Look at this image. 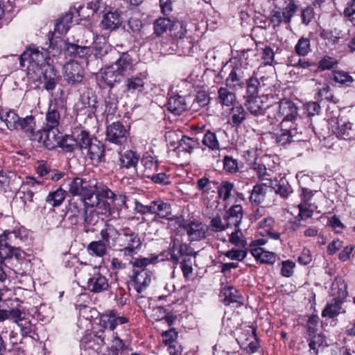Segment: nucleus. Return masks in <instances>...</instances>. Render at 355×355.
<instances>
[{
    "instance_id": "30",
    "label": "nucleus",
    "mask_w": 355,
    "mask_h": 355,
    "mask_svg": "<svg viewBox=\"0 0 355 355\" xmlns=\"http://www.w3.org/2000/svg\"><path fill=\"white\" fill-rule=\"evenodd\" d=\"M269 192H272V187L266 184H258L254 186L250 196V200L256 204L262 203Z\"/></svg>"
},
{
    "instance_id": "62",
    "label": "nucleus",
    "mask_w": 355,
    "mask_h": 355,
    "mask_svg": "<svg viewBox=\"0 0 355 355\" xmlns=\"http://www.w3.org/2000/svg\"><path fill=\"white\" fill-rule=\"evenodd\" d=\"M231 260L243 261L247 256V251L242 249H232L224 253Z\"/></svg>"
},
{
    "instance_id": "45",
    "label": "nucleus",
    "mask_w": 355,
    "mask_h": 355,
    "mask_svg": "<svg viewBox=\"0 0 355 355\" xmlns=\"http://www.w3.org/2000/svg\"><path fill=\"white\" fill-rule=\"evenodd\" d=\"M174 23L169 18L160 17L154 22V33L160 36L168 30L172 31Z\"/></svg>"
},
{
    "instance_id": "16",
    "label": "nucleus",
    "mask_w": 355,
    "mask_h": 355,
    "mask_svg": "<svg viewBox=\"0 0 355 355\" xmlns=\"http://www.w3.org/2000/svg\"><path fill=\"white\" fill-rule=\"evenodd\" d=\"M152 279V272L145 268L135 271L132 277L131 286L141 293L149 286Z\"/></svg>"
},
{
    "instance_id": "44",
    "label": "nucleus",
    "mask_w": 355,
    "mask_h": 355,
    "mask_svg": "<svg viewBox=\"0 0 355 355\" xmlns=\"http://www.w3.org/2000/svg\"><path fill=\"white\" fill-rule=\"evenodd\" d=\"M72 19L73 14L71 12H67L64 16L60 17L55 25V33L60 35L65 34L69 29Z\"/></svg>"
},
{
    "instance_id": "42",
    "label": "nucleus",
    "mask_w": 355,
    "mask_h": 355,
    "mask_svg": "<svg viewBox=\"0 0 355 355\" xmlns=\"http://www.w3.org/2000/svg\"><path fill=\"white\" fill-rule=\"evenodd\" d=\"M98 215V212L95 209H85L84 213V227L85 232L88 233L89 231L93 232V230H91V227H94L98 223L99 220Z\"/></svg>"
},
{
    "instance_id": "20",
    "label": "nucleus",
    "mask_w": 355,
    "mask_h": 355,
    "mask_svg": "<svg viewBox=\"0 0 355 355\" xmlns=\"http://www.w3.org/2000/svg\"><path fill=\"white\" fill-rule=\"evenodd\" d=\"M40 71L42 73V83H43V87L47 91L53 90L58 81V76L55 68L52 65L47 64Z\"/></svg>"
},
{
    "instance_id": "9",
    "label": "nucleus",
    "mask_w": 355,
    "mask_h": 355,
    "mask_svg": "<svg viewBox=\"0 0 355 355\" xmlns=\"http://www.w3.org/2000/svg\"><path fill=\"white\" fill-rule=\"evenodd\" d=\"M86 269L89 272H93V273H89L91 277L87 282L86 288L88 291L94 293H99L108 289V279L105 275L100 273L96 268L87 266Z\"/></svg>"
},
{
    "instance_id": "47",
    "label": "nucleus",
    "mask_w": 355,
    "mask_h": 355,
    "mask_svg": "<svg viewBox=\"0 0 355 355\" xmlns=\"http://www.w3.org/2000/svg\"><path fill=\"white\" fill-rule=\"evenodd\" d=\"M342 304V302L332 299L322 311V316L328 317L329 318L337 316L341 312Z\"/></svg>"
},
{
    "instance_id": "34",
    "label": "nucleus",
    "mask_w": 355,
    "mask_h": 355,
    "mask_svg": "<svg viewBox=\"0 0 355 355\" xmlns=\"http://www.w3.org/2000/svg\"><path fill=\"white\" fill-rule=\"evenodd\" d=\"M66 52L68 55L78 58H87L92 53L91 46H79L76 44H67Z\"/></svg>"
},
{
    "instance_id": "54",
    "label": "nucleus",
    "mask_w": 355,
    "mask_h": 355,
    "mask_svg": "<svg viewBox=\"0 0 355 355\" xmlns=\"http://www.w3.org/2000/svg\"><path fill=\"white\" fill-rule=\"evenodd\" d=\"M144 167V176L146 173H154L158 171V161L150 155L144 156L141 160Z\"/></svg>"
},
{
    "instance_id": "59",
    "label": "nucleus",
    "mask_w": 355,
    "mask_h": 355,
    "mask_svg": "<svg viewBox=\"0 0 355 355\" xmlns=\"http://www.w3.org/2000/svg\"><path fill=\"white\" fill-rule=\"evenodd\" d=\"M146 178L150 179L153 182L159 184L166 185L170 183L169 177L165 173H148Z\"/></svg>"
},
{
    "instance_id": "24",
    "label": "nucleus",
    "mask_w": 355,
    "mask_h": 355,
    "mask_svg": "<svg viewBox=\"0 0 355 355\" xmlns=\"http://www.w3.org/2000/svg\"><path fill=\"white\" fill-rule=\"evenodd\" d=\"M220 297L225 305H229L231 303L243 304V298L234 286L224 287L220 291Z\"/></svg>"
},
{
    "instance_id": "5",
    "label": "nucleus",
    "mask_w": 355,
    "mask_h": 355,
    "mask_svg": "<svg viewBox=\"0 0 355 355\" xmlns=\"http://www.w3.org/2000/svg\"><path fill=\"white\" fill-rule=\"evenodd\" d=\"M168 250L169 259L175 264L180 262V257L191 258V257H196L197 255V252L193 250L189 244L182 243L178 238L171 239Z\"/></svg>"
},
{
    "instance_id": "11",
    "label": "nucleus",
    "mask_w": 355,
    "mask_h": 355,
    "mask_svg": "<svg viewBox=\"0 0 355 355\" xmlns=\"http://www.w3.org/2000/svg\"><path fill=\"white\" fill-rule=\"evenodd\" d=\"M121 231L110 223H105L100 231L101 239L112 249L118 245Z\"/></svg>"
},
{
    "instance_id": "40",
    "label": "nucleus",
    "mask_w": 355,
    "mask_h": 355,
    "mask_svg": "<svg viewBox=\"0 0 355 355\" xmlns=\"http://www.w3.org/2000/svg\"><path fill=\"white\" fill-rule=\"evenodd\" d=\"M67 191L59 187L50 192L46 198V202L53 207H59L66 198Z\"/></svg>"
},
{
    "instance_id": "60",
    "label": "nucleus",
    "mask_w": 355,
    "mask_h": 355,
    "mask_svg": "<svg viewBox=\"0 0 355 355\" xmlns=\"http://www.w3.org/2000/svg\"><path fill=\"white\" fill-rule=\"evenodd\" d=\"M247 95L246 97H256L258 96L259 81L256 78H250L247 80Z\"/></svg>"
},
{
    "instance_id": "38",
    "label": "nucleus",
    "mask_w": 355,
    "mask_h": 355,
    "mask_svg": "<svg viewBox=\"0 0 355 355\" xmlns=\"http://www.w3.org/2000/svg\"><path fill=\"white\" fill-rule=\"evenodd\" d=\"M58 147H60L67 153L73 152L76 148H79V134L76 139L69 135H65L63 137L60 135Z\"/></svg>"
},
{
    "instance_id": "8",
    "label": "nucleus",
    "mask_w": 355,
    "mask_h": 355,
    "mask_svg": "<svg viewBox=\"0 0 355 355\" xmlns=\"http://www.w3.org/2000/svg\"><path fill=\"white\" fill-rule=\"evenodd\" d=\"M64 107L62 105H60L57 102H51L49 105L45 114L43 128L47 130L58 129L64 121Z\"/></svg>"
},
{
    "instance_id": "31",
    "label": "nucleus",
    "mask_w": 355,
    "mask_h": 355,
    "mask_svg": "<svg viewBox=\"0 0 355 355\" xmlns=\"http://www.w3.org/2000/svg\"><path fill=\"white\" fill-rule=\"evenodd\" d=\"M184 230L191 241H200L205 237V230L200 223L190 222L184 225Z\"/></svg>"
},
{
    "instance_id": "55",
    "label": "nucleus",
    "mask_w": 355,
    "mask_h": 355,
    "mask_svg": "<svg viewBox=\"0 0 355 355\" xmlns=\"http://www.w3.org/2000/svg\"><path fill=\"white\" fill-rule=\"evenodd\" d=\"M198 145L199 143L197 139L183 136L179 142L178 148L190 153L195 148L198 147Z\"/></svg>"
},
{
    "instance_id": "17",
    "label": "nucleus",
    "mask_w": 355,
    "mask_h": 355,
    "mask_svg": "<svg viewBox=\"0 0 355 355\" xmlns=\"http://www.w3.org/2000/svg\"><path fill=\"white\" fill-rule=\"evenodd\" d=\"M20 128L26 135L33 141H34V140H40L42 138V135L39 130L35 131V121L32 115L21 119L17 124V128Z\"/></svg>"
},
{
    "instance_id": "25",
    "label": "nucleus",
    "mask_w": 355,
    "mask_h": 355,
    "mask_svg": "<svg viewBox=\"0 0 355 355\" xmlns=\"http://www.w3.org/2000/svg\"><path fill=\"white\" fill-rule=\"evenodd\" d=\"M99 190L96 187V184H94L83 197L81 200L84 203L86 209H94L99 206L100 200Z\"/></svg>"
},
{
    "instance_id": "2",
    "label": "nucleus",
    "mask_w": 355,
    "mask_h": 355,
    "mask_svg": "<svg viewBox=\"0 0 355 355\" xmlns=\"http://www.w3.org/2000/svg\"><path fill=\"white\" fill-rule=\"evenodd\" d=\"M50 59L49 52L42 48L31 47L26 49L19 58L20 65L34 73L39 72L44 68Z\"/></svg>"
},
{
    "instance_id": "46",
    "label": "nucleus",
    "mask_w": 355,
    "mask_h": 355,
    "mask_svg": "<svg viewBox=\"0 0 355 355\" xmlns=\"http://www.w3.org/2000/svg\"><path fill=\"white\" fill-rule=\"evenodd\" d=\"M272 185V191H274L279 194L282 198H286L291 193H292V189L286 180L281 179L279 181H275V184Z\"/></svg>"
},
{
    "instance_id": "28",
    "label": "nucleus",
    "mask_w": 355,
    "mask_h": 355,
    "mask_svg": "<svg viewBox=\"0 0 355 355\" xmlns=\"http://www.w3.org/2000/svg\"><path fill=\"white\" fill-rule=\"evenodd\" d=\"M250 252L253 257L261 263L272 265L276 261V254L266 251L261 247L252 248Z\"/></svg>"
},
{
    "instance_id": "32",
    "label": "nucleus",
    "mask_w": 355,
    "mask_h": 355,
    "mask_svg": "<svg viewBox=\"0 0 355 355\" xmlns=\"http://www.w3.org/2000/svg\"><path fill=\"white\" fill-rule=\"evenodd\" d=\"M123 76L114 69L111 65L106 67L101 74L103 82L110 88H112L116 83H120Z\"/></svg>"
},
{
    "instance_id": "35",
    "label": "nucleus",
    "mask_w": 355,
    "mask_h": 355,
    "mask_svg": "<svg viewBox=\"0 0 355 355\" xmlns=\"http://www.w3.org/2000/svg\"><path fill=\"white\" fill-rule=\"evenodd\" d=\"M338 60L330 55H323L319 61L316 62L317 71L322 72L324 71H333L338 67Z\"/></svg>"
},
{
    "instance_id": "36",
    "label": "nucleus",
    "mask_w": 355,
    "mask_h": 355,
    "mask_svg": "<svg viewBox=\"0 0 355 355\" xmlns=\"http://www.w3.org/2000/svg\"><path fill=\"white\" fill-rule=\"evenodd\" d=\"M109 247L101 239L92 241L87 246V251L92 256L103 257L107 253Z\"/></svg>"
},
{
    "instance_id": "26",
    "label": "nucleus",
    "mask_w": 355,
    "mask_h": 355,
    "mask_svg": "<svg viewBox=\"0 0 355 355\" xmlns=\"http://www.w3.org/2000/svg\"><path fill=\"white\" fill-rule=\"evenodd\" d=\"M167 109L175 115H180L187 108V103L184 97L180 95L171 96L166 105Z\"/></svg>"
},
{
    "instance_id": "51",
    "label": "nucleus",
    "mask_w": 355,
    "mask_h": 355,
    "mask_svg": "<svg viewBox=\"0 0 355 355\" xmlns=\"http://www.w3.org/2000/svg\"><path fill=\"white\" fill-rule=\"evenodd\" d=\"M229 241L232 244L239 248H245L248 245L243 233L239 227L236 228L235 231L230 234Z\"/></svg>"
},
{
    "instance_id": "21",
    "label": "nucleus",
    "mask_w": 355,
    "mask_h": 355,
    "mask_svg": "<svg viewBox=\"0 0 355 355\" xmlns=\"http://www.w3.org/2000/svg\"><path fill=\"white\" fill-rule=\"evenodd\" d=\"M40 182L35 180V178L28 177L26 182L21 186L19 194L20 195V198L24 202V206H27L28 203L33 202L34 191L32 188L40 185Z\"/></svg>"
},
{
    "instance_id": "63",
    "label": "nucleus",
    "mask_w": 355,
    "mask_h": 355,
    "mask_svg": "<svg viewBox=\"0 0 355 355\" xmlns=\"http://www.w3.org/2000/svg\"><path fill=\"white\" fill-rule=\"evenodd\" d=\"M180 264V268L182 271L184 277L188 279L190 275L193 273V261L191 258H183L182 260L179 262Z\"/></svg>"
},
{
    "instance_id": "41",
    "label": "nucleus",
    "mask_w": 355,
    "mask_h": 355,
    "mask_svg": "<svg viewBox=\"0 0 355 355\" xmlns=\"http://www.w3.org/2000/svg\"><path fill=\"white\" fill-rule=\"evenodd\" d=\"M230 89L227 86L221 87L218 89V102L227 107L232 105L236 101L234 93L230 92Z\"/></svg>"
},
{
    "instance_id": "52",
    "label": "nucleus",
    "mask_w": 355,
    "mask_h": 355,
    "mask_svg": "<svg viewBox=\"0 0 355 355\" xmlns=\"http://www.w3.org/2000/svg\"><path fill=\"white\" fill-rule=\"evenodd\" d=\"M103 42L95 40L94 42V46H91L92 52L95 51V56L98 58L104 57L108 53L109 51H112L110 45L107 43L104 39Z\"/></svg>"
},
{
    "instance_id": "39",
    "label": "nucleus",
    "mask_w": 355,
    "mask_h": 355,
    "mask_svg": "<svg viewBox=\"0 0 355 355\" xmlns=\"http://www.w3.org/2000/svg\"><path fill=\"white\" fill-rule=\"evenodd\" d=\"M330 78L340 86L349 87L354 81L352 76L343 70H333Z\"/></svg>"
},
{
    "instance_id": "6",
    "label": "nucleus",
    "mask_w": 355,
    "mask_h": 355,
    "mask_svg": "<svg viewBox=\"0 0 355 355\" xmlns=\"http://www.w3.org/2000/svg\"><path fill=\"white\" fill-rule=\"evenodd\" d=\"M275 118L281 120V122H286L287 125L297 123L299 118L297 107L293 101L283 99L278 103Z\"/></svg>"
},
{
    "instance_id": "29",
    "label": "nucleus",
    "mask_w": 355,
    "mask_h": 355,
    "mask_svg": "<svg viewBox=\"0 0 355 355\" xmlns=\"http://www.w3.org/2000/svg\"><path fill=\"white\" fill-rule=\"evenodd\" d=\"M119 166L121 168H135L139 161V155L135 151L129 150L119 153Z\"/></svg>"
},
{
    "instance_id": "19",
    "label": "nucleus",
    "mask_w": 355,
    "mask_h": 355,
    "mask_svg": "<svg viewBox=\"0 0 355 355\" xmlns=\"http://www.w3.org/2000/svg\"><path fill=\"white\" fill-rule=\"evenodd\" d=\"M69 192L72 196L83 197L84 194L93 187L89 181L81 178L69 179Z\"/></svg>"
},
{
    "instance_id": "33",
    "label": "nucleus",
    "mask_w": 355,
    "mask_h": 355,
    "mask_svg": "<svg viewBox=\"0 0 355 355\" xmlns=\"http://www.w3.org/2000/svg\"><path fill=\"white\" fill-rule=\"evenodd\" d=\"M18 240L17 232H4L0 235V254H5L10 248H15L12 245L16 244Z\"/></svg>"
},
{
    "instance_id": "1",
    "label": "nucleus",
    "mask_w": 355,
    "mask_h": 355,
    "mask_svg": "<svg viewBox=\"0 0 355 355\" xmlns=\"http://www.w3.org/2000/svg\"><path fill=\"white\" fill-rule=\"evenodd\" d=\"M79 148L83 155L89 157L93 164H98L104 159V144L85 130H81L79 133Z\"/></svg>"
},
{
    "instance_id": "7",
    "label": "nucleus",
    "mask_w": 355,
    "mask_h": 355,
    "mask_svg": "<svg viewBox=\"0 0 355 355\" xmlns=\"http://www.w3.org/2000/svg\"><path fill=\"white\" fill-rule=\"evenodd\" d=\"M280 130L275 135L276 143L280 146L301 140L302 130L297 127V123L287 125L286 122H281Z\"/></svg>"
},
{
    "instance_id": "27",
    "label": "nucleus",
    "mask_w": 355,
    "mask_h": 355,
    "mask_svg": "<svg viewBox=\"0 0 355 355\" xmlns=\"http://www.w3.org/2000/svg\"><path fill=\"white\" fill-rule=\"evenodd\" d=\"M152 214H155V218H171V207L168 203L162 200H154L152 201Z\"/></svg>"
},
{
    "instance_id": "56",
    "label": "nucleus",
    "mask_w": 355,
    "mask_h": 355,
    "mask_svg": "<svg viewBox=\"0 0 355 355\" xmlns=\"http://www.w3.org/2000/svg\"><path fill=\"white\" fill-rule=\"evenodd\" d=\"M202 143L211 150H218L220 148V144L216 134L211 131H207L205 134Z\"/></svg>"
},
{
    "instance_id": "14",
    "label": "nucleus",
    "mask_w": 355,
    "mask_h": 355,
    "mask_svg": "<svg viewBox=\"0 0 355 355\" xmlns=\"http://www.w3.org/2000/svg\"><path fill=\"white\" fill-rule=\"evenodd\" d=\"M39 132L42 135V138L40 140H34V141L42 144L48 150H53L58 146L61 135L58 129L47 130L42 128V129L39 130Z\"/></svg>"
},
{
    "instance_id": "10",
    "label": "nucleus",
    "mask_w": 355,
    "mask_h": 355,
    "mask_svg": "<svg viewBox=\"0 0 355 355\" xmlns=\"http://www.w3.org/2000/svg\"><path fill=\"white\" fill-rule=\"evenodd\" d=\"M128 131L120 122H113L107 127L106 139L110 142L122 145L127 141Z\"/></svg>"
},
{
    "instance_id": "13",
    "label": "nucleus",
    "mask_w": 355,
    "mask_h": 355,
    "mask_svg": "<svg viewBox=\"0 0 355 355\" xmlns=\"http://www.w3.org/2000/svg\"><path fill=\"white\" fill-rule=\"evenodd\" d=\"M147 78L148 74L146 72L139 73L128 78L125 81V89L124 92L130 94L141 93L145 89Z\"/></svg>"
},
{
    "instance_id": "3",
    "label": "nucleus",
    "mask_w": 355,
    "mask_h": 355,
    "mask_svg": "<svg viewBox=\"0 0 355 355\" xmlns=\"http://www.w3.org/2000/svg\"><path fill=\"white\" fill-rule=\"evenodd\" d=\"M141 241L137 232L128 227L121 229L118 246L119 251L128 259L137 254L141 248Z\"/></svg>"
},
{
    "instance_id": "43",
    "label": "nucleus",
    "mask_w": 355,
    "mask_h": 355,
    "mask_svg": "<svg viewBox=\"0 0 355 355\" xmlns=\"http://www.w3.org/2000/svg\"><path fill=\"white\" fill-rule=\"evenodd\" d=\"M331 295L334 297V300L343 303V300L347 297L348 295L347 286L344 282H333L331 284Z\"/></svg>"
},
{
    "instance_id": "48",
    "label": "nucleus",
    "mask_w": 355,
    "mask_h": 355,
    "mask_svg": "<svg viewBox=\"0 0 355 355\" xmlns=\"http://www.w3.org/2000/svg\"><path fill=\"white\" fill-rule=\"evenodd\" d=\"M295 51L300 56L307 55L311 51L310 39L301 37L295 46Z\"/></svg>"
},
{
    "instance_id": "37",
    "label": "nucleus",
    "mask_w": 355,
    "mask_h": 355,
    "mask_svg": "<svg viewBox=\"0 0 355 355\" xmlns=\"http://www.w3.org/2000/svg\"><path fill=\"white\" fill-rule=\"evenodd\" d=\"M121 17L118 12H109L104 15L101 21L103 27L105 29L114 30L121 24Z\"/></svg>"
},
{
    "instance_id": "58",
    "label": "nucleus",
    "mask_w": 355,
    "mask_h": 355,
    "mask_svg": "<svg viewBox=\"0 0 355 355\" xmlns=\"http://www.w3.org/2000/svg\"><path fill=\"white\" fill-rule=\"evenodd\" d=\"M252 168L256 172L258 178L261 180H267V177L270 176L272 173V171L270 168H266L263 163L254 162Z\"/></svg>"
},
{
    "instance_id": "12",
    "label": "nucleus",
    "mask_w": 355,
    "mask_h": 355,
    "mask_svg": "<svg viewBox=\"0 0 355 355\" xmlns=\"http://www.w3.org/2000/svg\"><path fill=\"white\" fill-rule=\"evenodd\" d=\"M64 77L69 84H77L83 80L85 75L83 68L76 61L66 63L64 67Z\"/></svg>"
},
{
    "instance_id": "22",
    "label": "nucleus",
    "mask_w": 355,
    "mask_h": 355,
    "mask_svg": "<svg viewBox=\"0 0 355 355\" xmlns=\"http://www.w3.org/2000/svg\"><path fill=\"white\" fill-rule=\"evenodd\" d=\"M243 216V207L241 205H236L230 207L223 216L225 223L229 227H239Z\"/></svg>"
},
{
    "instance_id": "4",
    "label": "nucleus",
    "mask_w": 355,
    "mask_h": 355,
    "mask_svg": "<svg viewBox=\"0 0 355 355\" xmlns=\"http://www.w3.org/2000/svg\"><path fill=\"white\" fill-rule=\"evenodd\" d=\"M0 257L13 266L12 270L16 273L23 274L30 266L29 260L26 258V253L18 248H10L5 254H0Z\"/></svg>"
},
{
    "instance_id": "23",
    "label": "nucleus",
    "mask_w": 355,
    "mask_h": 355,
    "mask_svg": "<svg viewBox=\"0 0 355 355\" xmlns=\"http://www.w3.org/2000/svg\"><path fill=\"white\" fill-rule=\"evenodd\" d=\"M111 66L124 76L133 70V60L128 52H123L119 55V58Z\"/></svg>"
},
{
    "instance_id": "57",
    "label": "nucleus",
    "mask_w": 355,
    "mask_h": 355,
    "mask_svg": "<svg viewBox=\"0 0 355 355\" xmlns=\"http://www.w3.org/2000/svg\"><path fill=\"white\" fill-rule=\"evenodd\" d=\"M209 103V97L204 91L198 92L192 104L193 110H197L199 107H204Z\"/></svg>"
},
{
    "instance_id": "18",
    "label": "nucleus",
    "mask_w": 355,
    "mask_h": 355,
    "mask_svg": "<svg viewBox=\"0 0 355 355\" xmlns=\"http://www.w3.org/2000/svg\"><path fill=\"white\" fill-rule=\"evenodd\" d=\"M263 96L246 97L245 105L249 112L254 116H261L265 114L269 105L263 100Z\"/></svg>"
},
{
    "instance_id": "50",
    "label": "nucleus",
    "mask_w": 355,
    "mask_h": 355,
    "mask_svg": "<svg viewBox=\"0 0 355 355\" xmlns=\"http://www.w3.org/2000/svg\"><path fill=\"white\" fill-rule=\"evenodd\" d=\"M286 6L282 9V15L283 17V22L284 24H289L292 17L297 12L298 6L293 0H288L286 1Z\"/></svg>"
},
{
    "instance_id": "53",
    "label": "nucleus",
    "mask_w": 355,
    "mask_h": 355,
    "mask_svg": "<svg viewBox=\"0 0 355 355\" xmlns=\"http://www.w3.org/2000/svg\"><path fill=\"white\" fill-rule=\"evenodd\" d=\"M234 188V184L233 183L228 181H223L220 185L217 187L219 198L224 201L228 200L231 196Z\"/></svg>"
},
{
    "instance_id": "15",
    "label": "nucleus",
    "mask_w": 355,
    "mask_h": 355,
    "mask_svg": "<svg viewBox=\"0 0 355 355\" xmlns=\"http://www.w3.org/2000/svg\"><path fill=\"white\" fill-rule=\"evenodd\" d=\"M247 79L242 67H234L225 79L227 87L232 90L243 89L246 83Z\"/></svg>"
},
{
    "instance_id": "64",
    "label": "nucleus",
    "mask_w": 355,
    "mask_h": 355,
    "mask_svg": "<svg viewBox=\"0 0 355 355\" xmlns=\"http://www.w3.org/2000/svg\"><path fill=\"white\" fill-rule=\"evenodd\" d=\"M19 116L14 112H9L6 114L5 122L8 129L12 130L17 129L18 122L20 121Z\"/></svg>"
},
{
    "instance_id": "49",
    "label": "nucleus",
    "mask_w": 355,
    "mask_h": 355,
    "mask_svg": "<svg viewBox=\"0 0 355 355\" xmlns=\"http://www.w3.org/2000/svg\"><path fill=\"white\" fill-rule=\"evenodd\" d=\"M230 114L232 125L239 126L245 119L247 113L241 105H237L231 109Z\"/></svg>"
},
{
    "instance_id": "61",
    "label": "nucleus",
    "mask_w": 355,
    "mask_h": 355,
    "mask_svg": "<svg viewBox=\"0 0 355 355\" xmlns=\"http://www.w3.org/2000/svg\"><path fill=\"white\" fill-rule=\"evenodd\" d=\"M223 168L230 173H234L239 171L238 161L231 156L226 155L223 158Z\"/></svg>"
}]
</instances>
